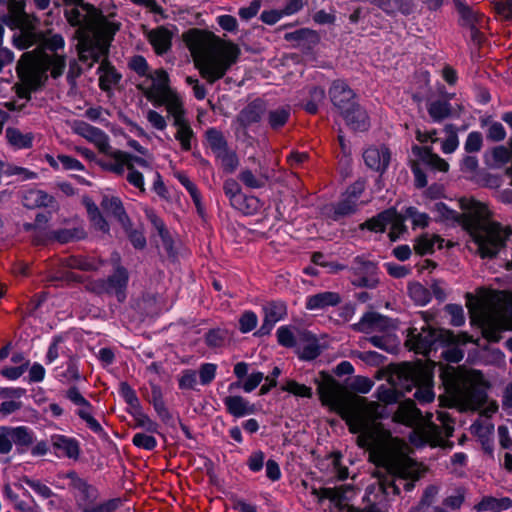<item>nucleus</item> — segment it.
<instances>
[{
	"mask_svg": "<svg viewBox=\"0 0 512 512\" xmlns=\"http://www.w3.org/2000/svg\"><path fill=\"white\" fill-rule=\"evenodd\" d=\"M316 382L322 404L340 415L349 431L357 434V445L369 451L370 459L377 465L374 475L385 494H400V479L420 478L417 463L405 452V443L392 437L379 422L384 416V406L347 393L339 382L325 372L320 373Z\"/></svg>",
	"mask_w": 512,
	"mask_h": 512,
	"instance_id": "nucleus-1",
	"label": "nucleus"
},
{
	"mask_svg": "<svg viewBox=\"0 0 512 512\" xmlns=\"http://www.w3.org/2000/svg\"><path fill=\"white\" fill-rule=\"evenodd\" d=\"M64 15L71 26L77 27V49L81 61H98L110 47L119 24L108 21L102 12L85 3L66 5Z\"/></svg>",
	"mask_w": 512,
	"mask_h": 512,
	"instance_id": "nucleus-2",
	"label": "nucleus"
},
{
	"mask_svg": "<svg viewBox=\"0 0 512 512\" xmlns=\"http://www.w3.org/2000/svg\"><path fill=\"white\" fill-rule=\"evenodd\" d=\"M462 213L449 209L444 203L435 204V210L443 220L462 225L472 236L482 258H492L505 245L506 233L499 224L490 222L487 207L474 200L461 199Z\"/></svg>",
	"mask_w": 512,
	"mask_h": 512,
	"instance_id": "nucleus-3",
	"label": "nucleus"
},
{
	"mask_svg": "<svg viewBox=\"0 0 512 512\" xmlns=\"http://www.w3.org/2000/svg\"><path fill=\"white\" fill-rule=\"evenodd\" d=\"M183 37L195 67L209 84L223 78L240 55L237 45L226 42L211 32L191 29Z\"/></svg>",
	"mask_w": 512,
	"mask_h": 512,
	"instance_id": "nucleus-4",
	"label": "nucleus"
},
{
	"mask_svg": "<svg viewBox=\"0 0 512 512\" xmlns=\"http://www.w3.org/2000/svg\"><path fill=\"white\" fill-rule=\"evenodd\" d=\"M440 367L451 405L461 410H477L486 402L487 383L479 371Z\"/></svg>",
	"mask_w": 512,
	"mask_h": 512,
	"instance_id": "nucleus-5",
	"label": "nucleus"
},
{
	"mask_svg": "<svg viewBox=\"0 0 512 512\" xmlns=\"http://www.w3.org/2000/svg\"><path fill=\"white\" fill-rule=\"evenodd\" d=\"M65 67V55L48 56L39 50L23 53L16 67L17 74L23 82V86L17 87L18 97L30 100L31 91L38 90L47 82V71H50L53 79H57L63 74Z\"/></svg>",
	"mask_w": 512,
	"mask_h": 512,
	"instance_id": "nucleus-6",
	"label": "nucleus"
},
{
	"mask_svg": "<svg viewBox=\"0 0 512 512\" xmlns=\"http://www.w3.org/2000/svg\"><path fill=\"white\" fill-rule=\"evenodd\" d=\"M432 378L430 369L409 363L395 366L389 375V381L396 387L404 388L406 392L416 388L414 397L421 403H429L434 400Z\"/></svg>",
	"mask_w": 512,
	"mask_h": 512,
	"instance_id": "nucleus-7",
	"label": "nucleus"
},
{
	"mask_svg": "<svg viewBox=\"0 0 512 512\" xmlns=\"http://www.w3.org/2000/svg\"><path fill=\"white\" fill-rule=\"evenodd\" d=\"M411 332V339L409 342L413 343V348L417 353H421L430 357L431 353H435L438 348L444 347L446 344H454L456 337L453 332L444 329H432L430 327L422 328L421 332L413 335Z\"/></svg>",
	"mask_w": 512,
	"mask_h": 512,
	"instance_id": "nucleus-8",
	"label": "nucleus"
},
{
	"mask_svg": "<svg viewBox=\"0 0 512 512\" xmlns=\"http://www.w3.org/2000/svg\"><path fill=\"white\" fill-rule=\"evenodd\" d=\"M483 327L487 337L497 341L499 333L512 330V299L495 306L483 315Z\"/></svg>",
	"mask_w": 512,
	"mask_h": 512,
	"instance_id": "nucleus-9",
	"label": "nucleus"
},
{
	"mask_svg": "<svg viewBox=\"0 0 512 512\" xmlns=\"http://www.w3.org/2000/svg\"><path fill=\"white\" fill-rule=\"evenodd\" d=\"M39 19L33 15L25 13L20 17L19 33L13 35V45L19 50H26L42 38V32L37 31Z\"/></svg>",
	"mask_w": 512,
	"mask_h": 512,
	"instance_id": "nucleus-10",
	"label": "nucleus"
},
{
	"mask_svg": "<svg viewBox=\"0 0 512 512\" xmlns=\"http://www.w3.org/2000/svg\"><path fill=\"white\" fill-rule=\"evenodd\" d=\"M352 328L361 333L371 334L374 332L389 333L396 328L395 322L387 316L370 311L366 312L358 323Z\"/></svg>",
	"mask_w": 512,
	"mask_h": 512,
	"instance_id": "nucleus-11",
	"label": "nucleus"
},
{
	"mask_svg": "<svg viewBox=\"0 0 512 512\" xmlns=\"http://www.w3.org/2000/svg\"><path fill=\"white\" fill-rule=\"evenodd\" d=\"M329 95L333 105L339 110L341 114L358 105L354 101L355 93L347 85V83L342 80H336L333 82L331 88L329 89Z\"/></svg>",
	"mask_w": 512,
	"mask_h": 512,
	"instance_id": "nucleus-12",
	"label": "nucleus"
},
{
	"mask_svg": "<svg viewBox=\"0 0 512 512\" xmlns=\"http://www.w3.org/2000/svg\"><path fill=\"white\" fill-rule=\"evenodd\" d=\"M150 78L153 80L151 88H145L142 84L137 87L148 100L162 102L171 91L169 88L168 74L165 70L158 69L154 72V75H150Z\"/></svg>",
	"mask_w": 512,
	"mask_h": 512,
	"instance_id": "nucleus-13",
	"label": "nucleus"
},
{
	"mask_svg": "<svg viewBox=\"0 0 512 512\" xmlns=\"http://www.w3.org/2000/svg\"><path fill=\"white\" fill-rule=\"evenodd\" d=\"M266 111L262 100L256 99L247 104L237 115L236 123L241 129L246 130L253 124L259 123Z\"/></svg>",
	"mask_w": 512,
	"mask_h": 512,
	"instance_id": "nucleus-14",
	"label": "nucleus"
},
{
	"mask_svg": "<svg viewBox=\"0 0 512 512\" xmlns=\"http://www.w3.org/2000/svg\"><path fill=\"white\" fill-rule=\"evenodd\" d=\"M363 158L370 169L383 173L390 163L391 154L385 146L370 147L364 151Z\"/></svg>",
	"mask_w": 512,
	"mask_h": 512,
	"instance_id": "nucleus-15",
	"label": "nucleus"
},
{
	"mask_svg": "<svg viewBox=\"0 0 512 512\" xmlns=\"http://www.w3.org/2000/svg\"><path fill=\"white\" fill-rule=\"evenodd\" d=\"M128 280L129 274L127 269L123 266H117L114 273L106 279L108 294H114L119 302H124Z\"/></svg>",
	"mask_w": 512,
	"mask_h": 512,
	"instance_id": "nucleus-16",
	"label": "nucleus"
},
{
	"mask_svg": "<svg viewBox=\"0 0 512 512\" xmlns=\"http://www.w3.org/2000/svg\"><path fill=\"white\" fill-rule=\"evenodd\" d=\"M437 420H439L440 425L428 420L425 423L424 433L436 440H443L444 437H450L454 431V427L451 425L450 416L445 412H439Z\"/></svg>",
	"mask_w": 512,
	"mask_h": 512,
	"instance_id": "nucleus-17",
	"label": "nucleus"
},
{
	"mask_svg": "<svg viewBox=\"0 0 512 512\" xmlns=\"http://www.w3.org/2000/svg\"><path fill=\"white\" fill-rule=\"evenodd\" d=\"M454 7L459 15L458 23L465 28L481 26L483 17L479 11L463 0H453Z\"/></svg>",
	"mask_w": 512,
	"mask_h": 512,
	"instance_id": "nucleus-18",
	"label": "nucleus"
},
{
	"mask_svg": "<svg viewBox=\"0 0 512 512\" xmlns=\"http://www.w3.org/2000/svg\"><path fill=\"white\" fill-rule=\"evenodd\" d=\"M421 412L413 400L401 402L393 415V420L407 426L416 425L421 421Z\"/></svg>",
	"mask_w": 512,
	"mask_h": 512,
	"instance_id": "nucleus-19",
	"label": "nucleus"
},
{
	"mask_svg": "<svg viewBox=\"0 0 512 512\" xmlns=\"http://www.w3.org/2000/svg\"><path fill=\"white\" fill-rule=\"evenodd\" d=\"M101 207L105 213L114 216L125 231L130 229V219L127 216L119 198L104 196L101 202Z\"/></svg>",
	"mask_w": 512,
	"mask_h": 512,
	"instance_id": "nucleus-20",
	"label": "nucleus"
},
{
	"mask_svg": "<svg viewBox=\"0 0 512 512\" xmlns=\"http://www.w3.org/2000/svg\"><path fill=\"white\" fill-rule=\"evenodd\" d=\"M412 153L417 156L422 162L430 166L432 169L439 170L442 172L448 171V163L440 158L438 155L432 153V149L429 147H419L417 145L412 147Z\"/></svg>",
	"mask_w": 512,
	"mask_h": 512,
	"instance_id": "nucleus-21",
	"label": "nucleus"
},
{
	"mask_svg": "<svg viewBox=\"0 0 512 512\" xmlns=\"http://www.w3.org/2000/svg\"><path fill=\"white\" fill-rule=\"evenodd\" d=\"M22 203L28 209H35L38 207H53L55 204V199L53 196L42 190L31 189L23 195Z\"/></svg>",
	"mask_w": 512,
	"mask_h": 512,
	"instance_id": "nucleus-22",
	"label": "nucleus"
},
{
	"mask_svg": "<svg viewBox=\"0 0 512 512\" xmlns=\"http://www.w3.org/2000/svg\"><path fill=\"white\" fill-rule=\"evenodd\" d=\"M341 115L344 117L347 125L355 131H365L369 127L368 116L359 105L345 111Z\"/></svg>",
	"mask_w": 512,
	"mask_h": 512,
	"instance_id": "nucleus-23",
	"label": "nucleus"
},
{
	"mask_svg": "<svg viewBox=\"0 0 512 512\" xmlns=\"http://www.w3.org/2000/svg\"><path fill=\"white\" fill-rule=\"evenodd\" d=\"M107 52H109V50ZM107 55H108V53L101 56L99 58V60L97 61V62L101 61L99 70L102 72V75L100 76L99 80H100V87L103 90H109L113 84H116L120 80V75L115 71V69L108 62V60L106 58ZM91 60H92V63H90V66H92V64L95 62L93 59H91Z\"/></svg>",
	"mask_w": 512,
	"mask_h": 512,
	"instance_id": "nucleus-24",
	"label": "nucleus"
},
{
	"mask_svg": "<svg viewBox=\"0 0 512 512\" xmlns=\"http://www.w3.org/2000/svg\"><path fill=\"white\" fill-rule=\"evenodd\" d=\"M341 302V297L335 292H322L308 298L306 308L309 310L324 309L336 306Z\"/></svg>",
	"mask_w": 512,
	"mask_h": 512,
	"instance_id": "nucleus-25",
	"label": "nucleus"
},
{
	"mask_svg": "<svg viewBox=\"0 0 512 512\" xmlns=\"http://www.w3.org/2000/svg\"><path fill=\"white\" fill-rule=\"evenodd\" d=\"M149 41L158 54L168 51L171 45V33L164 27L157 28L149 32Z\"/></svg>",
	"mask_w": 512,
	"mask_h": 512,
	"instance_id": "nucleus-26",
	"label": "nucleus"
},
{
	"mask_svg": "<svg viewBox=\"0 0 512 512\" xmlns=\"http://www.w3.org/2000/svg\"><path fill=\"white\" fill-rule=\"evenodd\" d=\"M110 157L114 162L99 161V165L107 171L113 172L117 175H123L127 161L130 158V154L121 150H115L110 153Z\"/></svg>",
	"mask_w": 512,
	"mask_h": 512,
	"instance_id": "nucleus-27",
	"label": "nucleus"
},
{
	"mask_svg": "<svg viewBox=\"0 0 512 512\" xmlns=\"http://www.w3.org/2000/svg\"><path fill=\"white\" fill-rule=\"evenodd\" d=\"M224 403L229 413L236 417H241L254 412V406L249 405L241 396H228L224 399Z\"/></svg>",
	"mask_w": 512,
	"mask_h": 512,
	"instance_id": "nucleus-28",
	"label": "nucleus"
},
{
	"mask_svg": "<svg viewBox=\"0 0 512 512\" xmlns=\"http://www.w3.org/2000/svg\"><path fill=\"white\" fill-rule=\"evenodd\" d=\"M512 507V500L508 497L494 498L491 496L484 497L476 506L477 511H493L501 512Z\"/></svg>",
	"mask_w": 512,
	"mask_h": 512,
	"instance_id": "nucleus-29",
	"label": "nucleus"
},
{
	"mask_svg": "<svg viewBox=\"0 0 512 512\" xmlns=\"http://www.w3.org/2000/svg\"><path fill=\"white\" fill-rule=\"evenodd\" d=\"M52 445L56 450L61 451L69 458L76 459L79 455V447L74 439L56 435L52 437Z\"/></svg>",
	"mask_w": 512,
	"mask_h": 512,
	"instance_id": "nucleus-30",
	"label": "nucleus"
},
{
	"mask_svg": "<svg viewBox=\"0 0 512 512\" xmlns=\"http://www.w3.org/2000/svg\"><path fill=\"white\" fill-rule=\"evenodd\" d=\"M35 45H38L36 49L33 51L39 50L42 53L51 56L54 54H58L57 50L63 48L64 46V40L61 35L55 34L49 38H46L45 35L42 33L41 40L36 43Z\"/></svg>",
	"mask_w": 512,
	"mask_h": 512,
	"instance_id": "nucleus-31",
	"label": "nucleus"
},
{
	"mask_svg": "<svg viewBox=\"0 0 512 512\" xmlns=\"http://www.w3.org/2000/svg\"><path fill=\"white\" fill-rule=\"evenodd\" d=\"M6 138L8 142L18 148H30L32 146L33 135L31 133H22L19 129L8 127L6 129Z\"/></svg>",
	"mask_w": 512,
	"mask_h": 512,
	"instance_id": "nucleus-32",
	"label": "nucleus"
},
{
	"mask_svg": "<svg viewBox=\"0 0 512 512\" xmlns=\"http://www.w3.org/2000/svg\"><path fill=\"white\" fill-rule=\"evenodd\" d=\"M49 239L55 240L59 243H68L74 240H80L86 237L85 231L80 227H75L72 229H61L57 231H52L49 233Z\"/></svg>",
	"mask_w": 512,
	"mask_h": 512,
	"instance_id": "nucleus-33",
	"label": "nucleus"
},
{
	"mask_svg": "<svg viewBox=\"0 0 512 512\" xmlns=\"http://www.w3.org/2000/svg\"><path fill=\"white\" fill-rule=\"evenodd\" d=\"M9 429L12 441L20 452L32 445L34 440L33 434L26 427H9Z\"/></svg>",
	"mask_w": 512,
	"mask_h": 512,
	"instance_id": "nucleus-34",
	"label": "nucleus"
},
{
	"mask_svg": "<svg viewBox=\"0 0 512 512\" xmlns=\"http://www.w3.org/2000/svg\"><path fill=\"white\" fill-rule=\"evenodd\" d=\"M174 126L177 128L176 139L180 141L184 150L191 149L190 139L193 136V131L185 118H177L174 121Z\"/></svg>",
	"mask_w": 512,
	"mask_h": 512,
	"instance_id": "nucleus-35",
	"label": "nucleus"
},
{
	"mask_svg": "<svg viewBox=\"0 0 512 512\" xmlns=\"http://www.w3.org/2000/svg\"><path fill=\"white\" fill-rule=\"evenodd\" d=\"M285 39L288 41H296L300 44L315 45L319 41L318 34L310 29H300L295 32L287 33Z\"/></svg>",
	"mask_w": 512,
	"mask_h": 512,
	"instance_id": "nucleus-36",
	"label": "nucleus"
},
{
	"mask_svg": "<svg viewBox=\"0 0 512 512\" xmlns=\"http://www.w3.org/2000/svg\"><path fill=\"white\" fill-rule=\"evenodd\" d=\"M428 113L434 121H442L451 115V105L445 100H435L429 103Z\"/></svg>",
	"mask_w": 512,
	"mask_h": 512,
	"instance_id": "nucleus-37",
	"label": "nucleus"
},
{
	"mask_svg": "<svg viewBox=\"0 0 512 512\" xmlns=\"http://www.w3.org/2000/svg\"><path fill=\"white\" fill-rule=\"evenodd\" d=\"M393 217V209H388L386 211L381 212L376 217L362 223L360 225L361 229L367 228L370 231L374 232H383L385 227L387 226V220Z\"/></svg>",
	"mask_w": 512,
	"mask_h": 512,
	"instance_id": "nucleus-38",
	"label": "nucleus"
},
{
	"mask_svg": "<svg viewBox=\"0 0 512 512\" xmlns=\"http://www.w3.org/2000/svg\"><path fill=\"white\" fill-rule=\"evenodd\" d=\"M290 117V109L285 107H278L268 111L267 121L273 130L283 127Z\"/></svg>",
	"mask_w": 512,
	"mask_h": 512,
	"instance_id": "nucleus-39",
	"label": "nucleus"
},
{
	"mask_svg": "<svg viewBox=\"0 0 512 512\" xmlns=\"http://www.w3.org/2000/svg\"><path fill=\"white\" fill-rule=\"evenodd\" d=\"M206 137L211 150L216 156L228 149L227 141L220 131L211 128L207 130Z\"/></svg>",
	"mask_w": 512,
	"mask_h": 512,
	"instance_id": "nucleus-40",
	"label": "nucleus"
},
{
	"mask_svg": "<svg viewBox=\"0 0 512 512\" xmlns=\"http://www.w3.org/2000/svg\"><path fill=\"white\" fill-rule=\"evenodd\" d=\"M435 242H439V247H442L443 240L439 237H429L428 235H423L416 240L414 250L419 255L431 254L433 252Z\"/></svg>",
	"mask_w": 512,
	"mask_h": 512,
	"instance_id": "nucleus-41",
	"label": "nucleus"
},
{
	"mask_svg": "<svg viewBox=\"0 0 512 512\" xmlns=\"http://www.w3.org/2000/svg\"><path fill=\"white\" fill-rule=\"evenodd\" d=\"M151 402L158 413L159 417L164 420L168 421L171 419V415L168 412L167 408L165 407V403L163 401L162 392L158 386H152L151 388Z\"/></svg>",
	"mask_w": 512,
	"mask_h": 512,
	"instance_id": "nucleus-42",
	"label": "nucleus"
},
{
	"mask_svg": "<svg viewBox=\"0 0 512 512\" xmlns=\"http://www.w3.org/2000/svg\"><path fill=\"white\" fill-rule=\"evenodd\" d=\"M74 130L80 136L86 138L91 142H95L99 140V137L102 135L103 131L98 128H95L85 122H76L74 126Z\"/></svg>",
	"mask_w": 512,
	"mask_h": 512,
	"instance_id": "nucleus-43",
	"label": "nucleus"
},
{
	"mask_svg": "<svg viewBox=\"0 0 512 512\" xmlns=\"http://www.w3.org/2000/svg\"><path fill=\"white\" fill-rule=\"evenodd\" d=\"M137 306L146 314L156 313L159 306V297L154 293H145L137 302Z\"/></svg>",
	"mask_w": 512,
	"mask_h": 512,
	"instance_id": "nucleus-44",
	"label": "nucleus"
},
{
	"mask_svg": "<svg viewBox=\"0 0 512 512\" xmlns=\"http://www.w3.org/2000/svg\"><path fill=\"white\" fill-rule=\"evenodd\" d=\"M157 104H166L168 112L172 115L174 121L179 118H184V111L182 109V104L179 99L170 93L165 97L162 102H156Z\"/></svg>",
	"mask_w": 512,
	"mask_h": 512,
	"instance_id": "nucleus-45",
	"label": "nucleus"
},
{
	"mask_svg": "<svg viewBox=\"0 0 512 512\" xmlns=\"http://www.w3.org/2000/svg\"><path fill=\"white\" fill-rule=\"evenodd\" d=\"M404 220L405 217L396 213V211L393 209V217L391 216V219L387 220V225L391 226L389 237L392 241L397 240L399 236L406 230Z\"/></svg>",
	"mask_w": 512,
	"mask_h": 512,
	"instance_id": "nucleus-46",
	"label": "nucleus"
},
{
	"mask_svg": "<svg viewBox=\"0 0 512 512\" xmlns=\"http://www.w3.org/2000/svg\"><path fill=\"white\" fill-rule=\"evenodd\" d=\"M325 99V91L322 88L314 87L310 91V98L305 104V110L310 114H315L318 111L319 105Z\"/></svg>",
	"mask_w": 512,
	"mask_h": 512,
	"instance_id": "nucleus-47",
	"label": "nucleus"
},
{
	"mask_svg": "<svg viewBox=\"0 0 512 512\" xmlns=\"http://www.w3.org/2000/svg\"><path fill=\"white\" fill-rule=\"evenodd\" d=\"M410 297L419 305H425L430 300L429 291L420 283H412L408 287Z\"/></svg>",
	"mask_w": 512,
	"mask_h": 512,
	"instance_id": "nucleus-48",
	"label": "nucleus"
},
{
	"mask_svg": "<svg viewBox=\"0 0 512 512\" xmlns=\"http://www.w3.org/2000/svg\"><path fill=\"white\" fill-rule=\"evenodd\" d=\"M384 336H371L366 338V341H369L373 346L382 349L387 352H393L396 348V344L394 342V338L389 334L385 333Z\"/></svg>",
	"mask_w": 512,
	"mask_h": 512,
	"instance_id": "nucleus-49",
	"label": "nucleus"
},
{
	"mask_svg": "<svg viewBox=\"0 0 512 512\" xmlns=\"http://www.w3.org/2000/svg\"><path fill=\"white\" fill-rule=\"evenodd\" d=\"M353 271L356 275H370L376 276V265L362 257H356L354 259Z\"/></svg>",
	"mask_w": 512,
	"mask_h": 512,
	"instance_id": "nucleus-50",
	"label": "nucleus"
},
{
	"mask_svg": "<svg viewBox=\"0 0 512 512\" xmlns=\"http://www.w3.org/2000/svg\"><path fill=\"white\" fill-rule=\"evenodd\" d=\"M312 494L319 496L320 499H329L334 503L341 504L344 500V493L341 489L322 488L320 490L313 488Z\"/></svg>",
	"mask_w": 512,
	"mask_h": 512,
	"instance_id": "nucleus-51",
	"label": "nucleus"
},
{
	"mask_svg": "<svg viewBox=\"0 0 512 512\" xmlns=\"http://www.w3.org/2000/svg\"><path fill=\"white\" fill-rule=\"evenodd\" d=\"M133 409V417L135 420V425L138 427H142L145 430L149 432H156L157 431V424L153 422L146 414H144L141 409L140 405L137 408Z\"/></svg>",
	"mask_w": 512,
	"mask_h": 512,
	"instance_id": "nucleus-52",
	"label": "nucleus"
},
{
	"mask_svg": "<svg viewBox=\"0 0 512 512\" xmlns=\"http://www.w3.org/2000/svg\"><path fill=\"white\" fill-rule=\"evenodd\" d=\"M224 192L230 198L233 206H238L239 200L242 199L241 187L234 179H228L224 183Z\"/></svg>",
	"mask_w": 512,
	"mask_h": 512,
	"instance_id": "nucleus-53",
	"label": "nucleus"
},
{
	"mask_svg": "<svg viewBox=\"0 0 512 512\" xmlns=\"http://www.w3.org/2000/svg\"><path fill=\"white\" fill-rule=\"evenodd\" d=\"M216 157L221 160L223 169L227 173L234 172L238 167L239 160L234 151L227 149Z\"/></svg>",
	"mask_w": 512,
	"mask_h": 512,
	"instance_id": "nucleus-54",
	"label": "nucleus"
},
{
	"mask_svg": "<svg viewBox=\"0 0 512 512\" xmlns=\"http://www.w3.org/2000/svg\"><path fill=\"white\" fill-rule=\"evenodd\" d=\"M239 179L249 188H261L265 185L267 177L257 178L250 170H243L239 174Z\"/></svg>",
	"mask_w": 512,
	"mask_h": 512,
	"instance_id": "nucleus-55",
	"label": "nucleus"
},
{
	"mask_svg": "<svg viewBox=\"0 0 512 512\" xmlns=\"http://www.w3.org/2000/svg\"><path fill=\"white\" fill-rule=\"evenodd\" d=\"M1 169H4L3 172L6 175H10V176L17 175L22 180L33 179L36 177L35 172L29 171L26 168H22V167H18V166H12V165L4 166L3 164L0 163V170Z\"/></svg>",
	"mask_w": 512,
	"mask_h": 512,
	"instance_id": "nucleus-56",
	"label": "nucleus"
},
{
	"mask_svg": "<svg viewBox=\"0 0 512 512\" xmlns=\"http://www.w3.org/2000/svg\"><path fill=\"white\" fill-rule=\"evenodd\" d=\"M283 390L300 397L310 398L312 396V391L310 387H307L303 384H299L294 380L287 381L286 385L283 387Z\"/></svg>",
	"mask_w": 512,
	"mask_h": 512,
	"instance_id": "nucleus-57",
	"label": "nucleus"
},
{
	"mask_svg": "<svg viewBox=\"0 0 512 512\" xmlns=\"http://www.w3.org/2000/svg\"><path fill=\"white\" fill-rule=\"evenodd\" d=\"M228 335V332L221 329L210 330L206 334V343L210 347H220L224 344V341Z\"/></svg>",
	"mask_w": 512,
	"mask_h": 512,
	"instance_id": "nucleus-58",
	"label": "nucleus"
},
{
	"mask_svg": "<svg viewBox=\"0 0 512 512\" xmlns=\"http://www.w3.org/2000/svg\"><path fill=\"white\" fill-rule=\"evenodd\" d=\"M257 316L252 311H246L239 320V329L242 333L252 331L257 325Z\"/></svg>",
	"mask_w": 512,
	"mask_h": 512,
	"instance_id": "nucleus-59",
	"label": "nucleus"
},
{
	"mask_svg": "<svg viewBox=\"0 0 512 512\" xmlns=\"http://www.w3.org/2000/svg\"><path fill=\"white\" fill-rule=\"evenodd\" d=\"M445 310L451 316V324L453 326H461L464 323V311L460 305L448 304Z\"/></svg>",
	"mask_w": 512,
	"mask_h": 512,
	"instance_id": "nucleus-60",
	"label": "nucleus"
},
{
	"mask_svg": "<svg viewBox=\"0 0 512 512\" xmlns=\"http://www.w3.org/2000/svg\"><path fill=\"white\" fill-rule=\"evenodd\" d=\"M450 345L451 344H446L444 347H441L443 349L441 356L448 362H460L463 358V352L458 347Z\"/></svg>",
	"mask_w": 512,
	"mask_h": 512,
	"instance_id": "nucleus-61",
	"label": "nucleus"
},
{
	"mask_svg": "<svg viewBox=\"0 0 512 512\" xmlns=\"http://www.w3.org/2000/svg\"><path fill=\"white\" fill-rule=\"evenodd\" d=\"M119 505L118 499H112L102 504H90L84 507V512H112Z\"/></svg>",
	"mask_w": 512,
	"mask_h": 512,
	"instance_id": "nucleus-62",
	"label": "nucleus"
},
{
	"mask_svg": "<svg viewBox=\"0 0 512 512\" xmlns=\"http://www.w3.org/2000/svg\"><path fill=\"white\" fill-rule=\"evenodd\" d=\"M133 444L137 447L146 449V450H152L156 447V439L153 436L143 434V433H137L133 437Z\"/></svg>",
	"mask_w": 512,
	"mask_h": 512,
	"instance_id": "nucleus-63",
	"label": "nucleus"
},
{
	"mask_svg": "<svg viewBox=\"0 0 512 512\" xmlns=\"http://www.w3.org/2000/svg\"><path fill=\"white\" fill-rule=\"evenodd\" d=\"M217 366L213 363H205L199 369L200 381L203 385L209 384L215 377Z\"/></svg>",
	"mask_w": 512,
	"mask_h": 512,
	"instance_id": "nucleus-64",
	"label": "nucleus"
}]
</instances>
